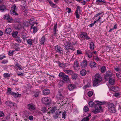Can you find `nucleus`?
<instances>
[{
    "mask_svg": "<svg viewBox=\"0 0 121 121\" xmlns=\"http://www.w3.org/2000/svg\"><path fill=\"white\" fill-rule=\"evenodd\" d=\"M61 112L59 111H56L55 113V114L57 115L58 116L60 115L61 114Z\"/></svg>",
    "mask_w": 121,
    "mask_h": 121,
    "instance_id": "obj_40",
    "label": "nucleus"
},
{
    "mask_svg": "<svg viewBox=\"0 0 121 121\" xmlns=\"http://www.w3.org/2000/svg\"><path fill=\"white\" fill-rule=\"evenodd\" d=\"M12 31L11 29L10 28H6L5 29V32L7 34H9Z\"/></svg>",
    "mask_w": 121,
    "mask_h": 121,
    "instance_id": "obj_19",
    "label": "nucleus"
},
{
    "mask_svg": "<svg viewBox=\"0 0 121 121\" xmlns=\"http://www.w3.org/2000/svg\"><path fill=\"white\" fill-rule=\"evenodd\" d=\"M84 108L85 112H87L88 111L89 108H88V107L86 106H85L84 107Z\"/></svg>",
    "mask_w": 121,
    "mask_h": 121,
    "instance_id": "obj_38",
    "label": "nucleus"
},
{
    "mask_svg": "<svg viewBox=\"0 0 121 121\" xmlns=\"http://www.w3.org/2000/svg\"><path fill=\"white\" fill-rule=\"evenodd\" d=\"M14 52L13 51H10L9 52V53L8 54L9 55L11 56L13 54V52Z\"/></svg>",
    "mask_w": 121,
    "mask_h": 121,
    "instance_id": "obj_63",
    "label": "nucleus"
},
{
    "mask_svg": "<svg viewBox=\"0 0 121 121\" xmlns=\"http://www.w3.org/2000/svg\"><path fill=\"white\" fill-rule=\"evenodd\" d=\"M106 70V68L105 66L102 67L101 69V71L102 73H104Z\"/></svg>",
    "mask_w": 121,
    "mask_h": 121,
    "instance_id": "obj_30",
    "label": "nucleus"
},
{
    "mask_svg": "<svg viewBox=\"0 0 121 121\" xmlns=\"http://www.w3.org/2000/svg\"><path fill=\"white\" fill-rule=\"evenodd\" d=\"M76 87V86L73 84H69L68 86V89L70 91L73 90Z\"/></svg>",
    "mask_w": 121,
    "mask_h": 121,
    "instance_id": "obj_12",
    "label": "nucleus"
},
{
    "mask_svg": "<svg viewBox=\"0 0 121 121\" xmlns=\"http://www.w3.org/2000/svg\"><path fill=\"white\" fill-rule=\"evenodd\" d=\"M115 88H116L115 87L112 86L110 90L112 91H116Z\"/></svg>",
    "mask_w": 121,
    "mask_h": 121,
    "instance_id": "obj_52",
    "label": "nucleus"
},
{
    "mask_svg": "<svg viewBox=\"0 0 121 121\" xmlns=\"http://www.w3.org/2000/svg\"><path fill=\"white\" fill-rule=\"evenodd\" d=\"M17 9V8L15 4L13 5L11 7V13L14 15H18V14L15 11V10Z\"/></svg>",
    "mask_w": 121,
    "mask_h": 121,
    "instance_id": "obj_8",
    "label": "nucleus"
},
{
    "mask_svg": "<svg viewBox=\"0 0 121 121\" xmlns=\"http://www.w3.org/2000/svg\"><path fill=\"white\" fill-rule=\"evenodd\" d=\"M114 69L117 72L120 71L121 72V69L120 68H115Z\"/></svg>",
    "mask_w": 121,
    "mask_h": 121,
    "instance_id": "obj_45",
    "label": "nucleus"
},
{
    "mask_svg": "<svg viewBox=\"0 0 121 121\" xmlns=\"http://www.w3.org/2000/svg\"><path fill=\"white\" fill-rule=\"evenodd\" d=\"M90 45V49L91 50H93L94 48V45L93 43L92 42H91Z\"/></svg>",
    "mask_w": 121,
    "mask_h": 121,
    "instance_id": "obj_25",
    "label": "nucleus"
},
{
    "mask_svg": "<svg viewBox=\"0 0 121 121\" xmlns=\"http://www.w3.org/2000/svg\"><path fill=\"white\" fill-rule=\"evenodd\" d=\"M77 54H82V52L80 50H78L77 51Z\"/></svg>",
    "mask_w": 121,
    "mask_h": 121,
    "instance_id": "obj_56",
    "label": "nucleus"
},
{
    "mask_svg": "<svg viewBox=\"0 0 121 121\" xmlns=\"http://www.w3.org/2000/svg\"><path fill=\"white\" fill-rule=\"evenodd\" d=\"M8 60H4L2 62V63L3 64H5L8 62Z\"/></svg>",
    "mask_w": 121,
    "mask_h": 121,
    "instance_id": "obj_53",
    "label": "nucleus"
},
{
    "mask_svg": "<svg viewBox=\"0 0 121 121\" xmlns=\"http://www.w3.org/2000/svg\"><path fill=\"white\" fill-rule=\"evenodd\" d=\"M17 74L18 76H22L23 75V73H17Z\"/></svg>",
    "mask_w": 121,
    "mask_h": 121,
    "instance_id": "obj_58",
    "label": "nucleus"
},
{
    "mask_svg": "<svg viewBox=\"0 0 121 121\" xmlns=\"http://www.w3.org/2000/svg\"><path fill=\"white\" fill-rule=\"evenodd\" d=\"M95 77V79L93 81V85L94 86H97L100 84L102 80V77L100 74L98 73H96Z\"/></svg>",
    "mask_w": 121,
    "mask_h": 121,
    "instance_id": "obj_1",
    "label": "nucleus"
},
{
    "mask_svg": "<svg viewBox=\"0 0 121 121\" xmlns=\"http://www.w3.org/2000/svg\"><path fill=\"white\" fill-rule=\"evenodd\" d=\"M64 71L66 73L69 75H72L73 73V72L71 70L64 69Z\"/></svg>",
    "mask_w": 121,
    "mask_h": 121,
    "instance_id": "obj_17",
    "label": "nucleus"
},
{
    "mask_svg": "<svg viewBox=\"0 0 121 121\" xmlns=\"http://www.w3.org/2000/svg\"><path fill=\"white\" fill-rule=\"evenodd\" d=\"M15 40L18 43H21V42L20 38L19 36H17L16 37Z\"/></svg>",
    "mask_w": 121,
    "mask_h": 121,
    "instance_id": "obj_29",
    "label": "nucleus"
},
{
    "mask_svg": "<svg viewBox=\"0 0 121 121\" xmlns=\"http://www.w3.org/2000/svg\"><path fill=\"white\" fill-rule=\"evenodd\" d=\"M41 111L43 112V113H45L46 112V108L45 107H44L42 108V109Z\"/></svg>",
    "mask_w": 121,
    "mask_h": 121,
    "instance_id": "obj_51",
    "label": "nucleus"
},
{
    "mask_svg": "<svg viewBox=\"0 0 121 121\" xmlns=\"http://www.w3.org/2000/svg\"><path fill=\"white\" fill-rule=\"evenodd\" d=\"M93 52H90L87 54L88 57L90 58L91 57L92 55Z\"/></svg>",
    "mask_w": 121,
    "mask_h": 121,
    "instance_id": "obj_44",
    "label": "nucleus"
},
{
    "mask_svg": "<svg viewBox=\"0 0 121 121\" xmlns=\"http://www.w3.org/2000/svg\"><path fill=\"white\" fill-rule=\"evenodd\" d=\"M51 99L48 97H45L42 99V101L44 104L47 105H49L51 104Z\"/></svg>",
    "mask_w": 121,
    "mask_h": 121,
    "instance_id": "obj_4",
    "label": "nucleus"
},
{
    "mask_svg": "<svg viewBox=\"0 0 121 121\" xmlns=\"http://www.w3.org/2000/svg\"><path fill=\"white\" fill-rule=\"evenodd\" d=\"M22 4L24 6H25L26 5V2L25 0H22Z\"/></svg>",
    "mask_w": 121,
    "mask_h": 121,
    "instance_id": "obj_55",
    "label": "nucleus"
},
{
    "mask_svg": "<svg viewBox=\"0 0 121 121\" xmlns=\"http://www.w3.org/2000/svg\"><path fill=\"white\" fill-rule=\"evenodd\" d=\"M63 81H60L58 84V85L59 86H61L63 85Z\"/></svg>",
    "mask_w": 121,
    "mask_h": 121,
    "instance_id": "obj_54",
    "label": "nucleus"
},
{
    "mask_svg": "<svg viewBox=\"0 0 121 121\" xmlns=\"http://www.w3.org/2000/svg\"><path fill=\"white\" fill-rule=\"evenodd\" d=\"M45 37L44 36H43L41 39L40 41V43L41 45H43L44 44V43L45 41Z\"/></svg>",
    "mask_w": 121,
    "mask_h": 121,
    "instance_id": "obj_20",
    "label": "nucleus"
},
{
    "mask_svg": "<svg viewBox=\"0 0 121 121\" xmlns=\"http://www.w3.org/2000/svg\"><path fill=\"white\" fill-rule=\"evenodd\" d=\"M87 94L89 97H91L93 94V92L91 91H89L88 93Z\"/></svg>",
    "mask_w": 121,
    "mask_h": 121,
    "instance_id": "obj_42",
    "label": "nucleus"
},
{
    "mask_svg": "<svg viewBox=\"0 0 121 121\" xmlns=\"http://www.w3.org/2000/svg\"><path fill=\"white\" fill-rule=\"evenodd\" d=\"M50 92L49 90L48 89L44 90L43 91V93L44 95H47Z\"/></svg>",
    "mask_w": 121,
    "mask_h": 121,
    "instance_id": "obj_22",
    "label": "nucleus"
},
{
    "mask_svg": "<svg viewBox=\"0 0 121 121\" xmlns=\"http://www.w3.org/2000/svg\"><path fill=\"white\" fill-rule=\"evenodd\" d=\"M90 65L91 68H93L96 67V64L94 62H91L90 63Z\"/></svg>",
    "mask_w": 121,
    "mask_h": 121,
    "instance_id": "obj_21",
    "label": "nucleus"
},
{
    "mask_svg": "<svg viewBox=\"0 0 121 121\" xmlns=\"http://www.w3.org/2000/svg\"><path fill=\"white\" fill-rule=\"evenodd\" d=\"M56 110V108L55 106L52 107L51 111L52 113H53Z\"/></svg>",
    "mask_w": 121,
    "mask_h": 121,
    "instance_id": "obj_28",
    "label": "nucleus"
},
{
    "mask_svg": "<svg viewBox=\"0 0 121 121\" xmlns=\"http://www.w3.org/2000/svg\"><path fill=\"white\" fill-rule=\"evenodd\" d=\"M80 7L79 6H78L76 8V10L75 12L77 13H78V11H79L80 12Z\"/></svg>",
    "mask_w": 121,
    "mask_h": 121,
    "instance_id": "obj_37",
    "label": "nucleus"
},
{
    "mask_svg": "<svg viewBox=\"0 0 121 121\" xmlns=\"http://www.w3.org/2000/svg\"><path fill=\"white\" fill-rule=\"evenodd\" d=\"M89 119L88 117H87L82 119L81 121H88Z\"/></svg>",
    "mask_w": 121,
    "mask_h": 121,
    "instance_id": "obj_36",
    "label": "nucleus"
},
{
    "mask_svg": "<svg viewBox=\"0 0 121 121\" xmlns=\"http://www.w3.org/2000/svg\"><path fill=\"white\" fill-rule=\"evenodd\" d=\"M77 76L76 74H74L72 76V78L73 79H75L77 78Z\"/></svg>",
    "mask_w": 121,
    "mask_h": 121,
    "instance_id": "obj_41",
    "label": "nucleus"
},
{
    "mask_svg": "<svg viewBox=\"0 0 121 121\" xmlns=\"http://www.w3.org/2000/svg\"><path fill=\"white\" fill-rule=\"evenodd\" d=\"M62 78L63 79V81L64 82L69 83L70 82V79L68 76L65 74L63 75Z\"/></svg>",
    "mask_w": 121,
    "mask_h": 121,
    "instance_id": "obj_9",
    "label": "nucleus"
},
{
    "mask_svg": "<svg viewBox=\"0 0 121 121\" xmlns=\"http://www.w3.org/2000/svg\"><path fill=\"white\" fill-rule=\"evenodd\" d=\"M88 104L90 107H92L94 105V103L92 101H90L88 103Z\"/></svg>",
    "mask_w": 121,
    "mask_h": 121,
    "instance_id": "obj_31",
    "label": "nucleus"
},
{
    "mask_svg": "<svg viewBox=\"0 0 121 121\" xmlns=\"http://www.w3.org/2000/svg\"><path fill=\"white\" fill-rule=\"evenodd\" d=\"M55 51L56 52H57L60 54L63 55V49L60 46L57 45L55 47Z\"/></svg>",
    "mask_w": 121,
    "mask_h": 121,
    "instance_id": "obj_7",
    "label": "nucleus"
},
{
    "mask_svg": "<svg viewBox=\"0 0 121 121\" xmlns=\"http://www.w3.org/2000/svg\"><path fill=\"white\" fill-rule=\"evenodd\" d=\"M117 76L118 78H121V73H117Z\"/></svg>",
    "mask_w": 121,
    "mask_h": 121,
    "instance_id": "obj_49",
    "label": "nucleus"
},
{
    "mask_svg": "<svg viewBox=\"0 0 121 121\" xmlns=\"http://www.w3.org/2000/svg\"><path fill=\"white\" fill-rule=\"evenodd\" d=\"M50 5L53 7H54L56 5L53 3L52 1H50L49 4Z\"/></svg>",
    "mask_w": 121,
    "mask_h": 121,
    "instance_id": "obj_46",
    "label": "nucleus"
},
{
    "mask_svg": "<svg viewBox=\"0 0 121 121\" xmlns=\"http://www.w3.org/2000/svg\"><path fill=\"white\" fill-rule=\"evenodd\" d=\"M33 117L32 116H30L29 117V119L30 120H32L33 119Z\"/></svg>",
    "mask_w": 121,
    "mask_h": 121,
    "instance_id": "obj_59",
    "label": "nucleus"
},
{
    "mask_svg": "<svg viewBox=\"0 0 121 121\" xmlns=\"http://www.w3.org/2000/svg\"><path fill=\"white\" fill-rule=\"evenodd\" d=\"M95 110H92V112L93 113L96 114L100 112L101 110L102 107L101 106L98 104H95L94 107Z\"/></svg>",
    "mask_w": 121,
    "mask_h": 121,
    "instance_id": "obj_3",
    "label": "nucleus"
},
{
    "mask_svg": "<svg viewBox=\"0 0 121 121\" xmlns=\"http://www.w3.org/2000/svg\"><path fill=\"white\" fill-rule=\"evenodd\" d=\"M18 33V32L17 31H16L14 33H12V35L13 37H15L17 36Z\"/></svg>",
    "mask_w": 121,
    "mask_h": 121,
    "instance_id": "obj_32",
    "label": "nucleus"
},
{
    "mask_svg": "<svg viewBox=\"0 0 121 121\" xmlns=\"http://www.w3.org/2000/svg\"><path fill=\"white\" fill-rule=\"evenodd\" d=\"M98 103H97V104H98L99 105H104L105 104L106 102L104 101L103 102H100V101H97Z\"/></svg>",
    "mask_w": 121,
    "mask_h": 121,
    "instance_id": "obj_33",
    "label": "nucleus"
},
{
    "mask_svg": "<svg viewBox=\"0 0 121 121\" xmlns=\"http://www.w3.org/2000/svg\"><path fill=\"white\" fill-rule=\"evenodd\" d=\"M1 56V55H0V60H2L6 57L5 56Z\"/></svg>",
    "mask_w": 121,
    "mask_h": 121,
    "instance_id": "obj_64",
    "label": "nucleus"
},
{
    "mask_svg": "<svg viewBox=\"0 0 121 121\" xmlns=\"http://www.w3.org/2000/svg\"><path fill=\"white\" fill-rule=\"evenodd\" d=\"M79 66V65L78 63V62L76 60L74 62L73 67L74 68H76Z\"/></svg>",
    "mask_w": 121,
    "mask_h": 121,
    "instance_id": "obj_23",
    "label": "nucleus"
},
{
    "mask_svg": "<svg viewBox=\"0 0 121 121\" xmlns=\"http://www.w3.org/2000/svg\"><path fill=\"white\" fill-rule=\"evenodd\" d=\"M57 25V23L56 22L55 23V24L53 28L54 34V36H55L56 34V32L58 31V30H56Z\"/></svg>",
    "mask_w": 121,
    "mask_h": 121,
    "instance_id": "obj_16",
    "label": "nucleus"
},
{
    "mask_svg": "<svg viewBox=\"0 0 121 121\" xmlns=\"http://www.w3.org/2000/svg\"><path fill=\"white\" fill-rule=\"evenodd\" d=\"M66 112L65 111L63 112L62 114V117L64 119H65V118L66 114Z\"/></svg>",
    "mask_w": 121,
    "mask_h": 121,
    "instance_id": "obj_35",
    "label": "nucleus"
},
{
    "mask_svg": "<svg viewBox=\"0 0 121 121\" xmlns=\"http://www.w3.org/2000/svg\"><path fill=\"white\" fill-rule=\"evenodd\" d=\"M27 42L29 45H32V42L31 39H28Z\"/></svg>",
    "mask_w": 121,
    "mask_h": 121,
    "instance_id": "obj_47",
    "label": "nucleus"
},
{
    "mask_svg": "<svg viewBox=\"0 0 121 121\" xmlns=\"http://www.w3.org/2000/svg\"><path fill=\"white\" fill-rule=\"evenodd\" d=\"M58 116L57 115L55 114V115H54L53 116V118L55 119H57L58 117Z\"/></svg>",
    "mask_w": 121,
    "mask_h": 121,
    "instance_id": "obj_61",
    "label": "nucleus"
},
{
    "mask_svg": "<svg viewBox=\"0 0 121 121\" xmlns=\"http://www.w3.org/2000/svg\"><path fill=\"white\" fill-rule=\"evenodd\" d=\"M27 107L30 110H33L35 109L34 105L32 104H28Z\"/></svg>",
    "mask_w": 121,
    "mask_h": 121,
    "instance_id": "obj_13",
    "label": "nucleus"
},
{
    "mask_svg": "<svg viewBox=\"0 0 121 121\" xmlns=\"http://www.w3.org/2000/svg\"><path fill=\"white\" fill-rule=\"evenodd\" d=\"M112 76V74L111 73H107L105 76V79L107 81L109 79V83L112 85H113L115 82L114 79L111 78Z\"/></svg>",
    "mask_w": 121,
    "mask_h": 121,
    "instance_id": "obj_2",
    "label": "nucleus"
},
{
    "mask_svg": "<svg viewBox=\"0 0 121 121\" xmlns=\"http://www.w3.org/2000/svg\"><path fill=\"white\" fill-rule=\"evenodd\" d=\"M102 13H103V12H102L101 13H97V14H96L95 15V17H97L99 16L100 15H101Z\"/></svg>",
    "mask_w": 121,
    "mask_h": 121,
    "instance_id": "obj_62",
    "label": "nucleus"
},
{
    "mask_svg": "<svg viewBox=\"0 0 121 121\" xmlns=\"http://www.w3.org/2000/svg\"><path fill=\"white\" fill-rule=\"evenodd\" d=\"M108 108L110 112L113 113H115L116 112L114 105L113 104L110 103L108 105Z\"/></svg>",
    "mask_w": 121,
    "mask_h": 121,
    "instance_id": "obj_6",
    "label": "nucleus"
},
{
    "mask_svg": "<svg viewBox=\"0 0 121 121\" xmlns=\"http://www.w3.org/2000/svg\"><path fill=\"white\" fill-rule=\"evenodd\" d=\"M14 96L15 97H20L21 96V94H17L15 93Z\"/></svg>",
    "mask_w": 121,
    "mask_h": 121,
    "instance_id": "obj_39",
    "label": "nucleus"
},
{
    "mask_svg": "<svg viewBox=\"0 0 121 121\" xmlns=\"http://www.w3.org/2000/svg\"><path fill=\"white\" fill-rule=\"evenodd\" d=\"M65 47L67 50L70 49L72 51H73L75 49L73 45L70 42H67L66 45Z\"/></svg>",
    "mask_w": 121,
    "mask_h": 121,
    "instance_id": "obj_5",
    "label": "nucleus"
},
{
    "mask_svg": "<svg viewBox=\"0 0 121 121\" xmlns=\"http://www.w3.org/2000/svg\"><path fill=\"white\" fill-rule=\"evenodd\" d=\"M4 76L5 78H7L8 77H9L10 76V74L8 73H5L4 74Z\"/></svg>",
    "mask_w": 121,
    "mask_h": 121,
    "instance_id": "obj_34",
    "label": "nucleus"
},
{
    "mask_svg": "<svg viewBox=\"0 0 121 121\" xmlns=\"http://www.w3.org/2000/svg\"><path fill=\"white\" fill-rule=\"evenodd\" d=\"M87 65V61L86 60H83L81 64V65L83 68H84L86 67Z\"/></svg>",
    "mask_w": 121,
    "mask_h": 121,
    "instance_id": "obj_15",
    "label": "nucleus"
},
{
    "mask_svg": "<svg viewBox=\"0 0 121 121\" xmlns=\"http://www.w3.org/2000/svg\"><path fill=\"white\" fill-rule=\"evenodd\" d=\"M80 36L81 38L83 39H86L87 40L91 39L90 37L87 35V34L86 33H82L80 35Z\"/></svg>",
    "mask_w": 121,
    "mask_h": 121,
    "instance_id": "obj_10",
    "label": "nucleus"
},
{
    "mask_svg": "<svg viewBox=\"0 0 121 121\" xmlns=\"http://www.w3.org/2000/svg\"><path fill=\"white\" fill-rule=\"evenodd\" d=\"M37 23H34L31 26V28L33 29V33H36L37 31Z\"/></svg>",
    "mask_w": 121,
    "mask_h": 121,
    "instance_id": "obj_11",
    "label": "nucleus"
},
{
    "mask_svg": "<svg viewBox=\"0 0 121 121\" xmlns=\"http://www.w3.org/2000/svg\"><path fill=\"white\" fill-rule=\"evenodd\" d=\"M56 97L58 99H61L63 98V96L62 94L59 93L57 95Z\"/></svg>",
    "mask_w": 121,
    "mask_h": 121,
    "instance_id": "obj_26",
    "label": "nucleus"
},
{
    "mask_svg": "<svg viewBox=\"0 0 121 121\" xmlns=\"http://www.w3.org/2000/svg\"><path fill=\"white\" fill-rule=\"evenodd\" d=\"M0 10L2 12H3L6 10V7L4 5H0Z\"/></svg>",
    "mask_w": 121,
    "mask_h": 121,
    "instance_id": "obj_18",
    "label": "nucleus"
},
{
    "mask_svg": "<svg viewBox=\"0 0 121 121\" xmlns=\"http://www.w3.org/2000/svg\"><path fill=\"white\" fill-rule=\"evenodd\" d=\"M5 104L7 105L9 107H12L14 106V103L10 101H8L5 102Z\"/></svg>",
    "mask_w": 121,
    "mask_h": 121,
    "instance_id": "obj_14",
    "label": "nucleus"
},
{
    "mask_svg": "<svg viewBox=\"0 0 121 121\" xmlns=\"http://www.w3.org/2000/svg\"><path fill=\"white\" fill-rule=\"evenodd\" d=\"M22 27V25L21 24H19L15 26V28L18 30H19L21 29Z\"/></svg>",
    "mask_w": 121,
    "mask_h": 121,
    "instance_id": "obj_27",
    "label": "nucleus"
},
{
    "mask_svg": "<svg viewBox=\"0 0 121 121\" xmlns=\"http://www.w3.org/2000/svg\"><path fill=\"white\" fill-rule=\"evenodd\" d=\"M75 14L76 17L78 19L80 17V16L78 14V13H77L75 12Z\"/></svg>",
    "mask_w": 121,
    "mask_h": 121,
    "instance_id": "obj_60",
    "label": "nucleus"
},
{
    "mask_svg": "<svg viewBox=\"0 0 121 121\" xmlns=\"http://www.w3.org/2000/svg\"><path fill=\"white\" fill-rule=\"evenodd\" d=\"M86 71L85 69H82L80 72V74L82 76H85L86 74Z\"/></svg>",
    "mask_w": 121,
    "mask_h": 121,
    "instance_id": "obj_24",
    "label": "nucleus"
},
{
    "mask_svg": "<svg viewBox=\"0 0 121 121\" xmlns=\"http://www.w3.org/2000/svg\"><path fill=\"white\" fill-rule=\"evenodd\" d=\"M9 17V16L8 14H6L5 15H4V18L5 19L7 20Z\"/></svg>",
    "mask_w": 121,
    "mask_h": 121,
    "instance_id": "obj_43",
    "label": "nucleus"
},
{
    "mask_svg": "<svg viewBox=\"0 0 121 121\" xmlns=\"http://www.w3.org/2000/svg\"><path fill=\"white\" fill-rule=\"evenodd\" d=\"M66 9L67 10H68V11H67V12L69 13H71V9H70L67 8H66Z\"/></svg>",
    "mask_w": 121,
    "mask_h": 121,
    "instance_id": "obj_57",
    "label": "nucleus"
},
{
    "mask_svg": "<svg viewBox=\"0 0 121 121\" xmlns=\"http://www.w3.org/2000/svg\"><path fill=\"white\" fill-rule=\"evenodd\" d=\"M65 74L64 73H63L62 72H61L59 73V76L60 77H62V78L63 76V75H64Z\"/></svg>",
    "mask_w": 121,
    "mask_h": 121,
    "instance_id": "obj_48",
    "label": "nucleus"
},
{
    "mask_svg": "<svg viewBox=\"0 0 121 121\" xmlns=\"http://www.w3.org/2000/svg\"><path fill=\"white\" fill-rule=\"evenodd\" d=\"M91 86V85L89 83V85L88 84H87V85H86V86H85L83 87L84 89H86V88L90 87Z\"/></svg>",
    "mask_w": 121,
    "mask_h": 121,
    "instance_id": "obj_50",
    "label": "nucleus"
}]
</instances>
